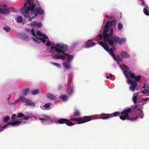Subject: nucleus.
Masks as SVG:
<instances>
[{
  "label": "nucleus",
  "mask_w": 149,
  "mask_h": 149,
  "mask_svg": "<svg viewBox=\"0 0 149 149\" xmlns=\"http://www.w3.org/2000/svg\"><path fill=\"white\" fill-rule=\"evenodd\" d=\"M132 109L130 108H127L124 109V110L120 113L121 116H120V119L122 120H130L132 121H134L136 120L138 118L137 116L135 118H130L128 114L132 111Z\"/></svg>",
  "instance_id": "f257e3e1"
},
{
  "label": "nucleus",
  "mask_w": 149,
  "mask_h": 149,
  "mask_svg": "<svg viewBox=\"0 0 149 149\" xmlns=\"http://www.w3.org/2000/svg\"><path fill=\"white\" fill-rule=\"evenodd\" d=\"M27 3H25L24 5V7L20 10L21 14L24 16L25 17L27 18L30 17V13L29 11L31 10L33 13V10L34 7H36V5L35 4H33L29 6L26 7Z\"/></svg>",
  "instance_id": "f03ea898"
},
{
  "label": "nucleus",
  "mask_w": 149,
  "mask_h": 149,
  "mask_svg": "<svg viewBox=\"0 0 149 149\" xmlns=\"http://www.w3.org/2000/svg\"><path fill=\"white\" fill-rule=\"evenodd\" d=\"M50 48L51 49H55L56 52L58 53H61L65 56L67 55V54L65 52L68 50V46L66 45L57 43L55 46H52Z\"/></svg>",
  "instance_id": "7ed1b4c3"
},
{
  "label": "nucleus",
  "mask_w": 149,
  "mask_h": 149,
  "mask_svg": "<svg viewBox=\"0 0 149 149\" xmlns=\"http://www.w3.org/2000/svg\"><path fill=\"white\" fill-rule=\"evenodd\" d=\"M109 31V28L105 26L104 28V31L102 33V35L103 36L104 41L108 43L109 45L111 46H114V41L112 39H109L108 33L107 32Z\"/></svg>",
  "instance_id": "20e7f679"
},
{
  "label": "nucleus",
  "mask_w": 149,
  "mask_h": 149,
  "mask_svg": "<svg viewBox=\"0 0 149 149\" xmlns=\"http://www.w3.org/2000/svg\"><path fill=\"white\" fill-rule=\"evenodd\" d=\"M92 120L91 117L88 116H85L83 118H73L70 119L71 121H76L77 124L83 123L86 122L90 121Z\"/></svg>",
  "instance_id": "39448f33"
},
{
  "label": "nucleus",
  "mask_w": 149,
  "mask_h": 149,
  "mask_svg": "<svg viewBox=\"0 0 149 149\" xmlns=\"http://www.w3.org/2000/svg\"><path fill=\"white\" fill-rule=\"evenodd\" d=\"M57 122L60 124H65L68 126H71L74 124L68 119L65 118H61L57 120Z\"/></svg>",
  "instance_id": "423d86ee"
},
{
  "label": "nucleus",
  "mask_w": 149,
  "mask_h": 149,
  "mask_svg": "<svg viewBox=\"0 0 149 149\" xmlns=\"http://www.w3.org/2000/svg\"><path fill=\"white\" fill-rule=\"evenodd\" d=\"M99 44L107 51L110 52V54L111 55L113 53V50L111 48L110 49L109 48V47L108 46L107 44L104 42L103 41H98Z\"/></svg>",
  "instance_id": "0eeeda50"
},
{
  "label": "nucleus",
  "mask_w": 149,
  "mask_h": 149,
  "mask_svg": "<svg viewBox=\"0 0 149 149\" xmlns=\"http://www.w3.org/2000/svg\"><path fill=\"white\" fill-rule=\"evenodd\" d=\"M127 82L129 84H132L130 87V89L131 91L134 92L135 91L136 86L137 85V83L136 81H133L130 79H128Z\"/></svg>",
  "instance_id": "6e6552de"
},
{
  "label": "nucleus",
  "mask_w": 149,
  "mask_h": 149,
  "mask_svg": "<svg viewBox=\"0 0 149 149\" xmlns=\"http://www.w3.org/2000/svg\"><path fill=\"white\" fill-rule=\"evenodd\" d=\"M33 13L35 14H37V15L38 14L41 15L43 13L44 11L40 7H38L37 8L34 7L33 10Z\"/></svg>",
  "instance_id": "1a4fd4ad"
},
{
  "label": "nucleus",
  "mask_w": 149,
  "mask_h": 149,
  "mask_svg": "<svg viewBox=\"0 0 149 149\" xmlns=\"http://www.w3.org/2000/svg\"><path fill=\"white\" fill-rule=\"evenodd\" d=\"M95 42H92V40H89L86 43L85 47V48H89L95 45Z\"/></svg>",
  "instance_id": "9d476101"
},
{
  "label": "nucleus",
  "mask_w": 149,
  "mask_h": 149,
  "mask_svg": "<svg viewBox=\"0 0 149 149\" xmlns=\"http://www.w3.org/2000/svg\"><path fill=\"white\" fill-rule=\"evenodd\" d=\"M121 56L123 58H127L130 57L129 54L127 52L124 51L121 52Z\"/></svg>",
  "instance_id": "9b49d317"
},
{
  "label": "nucleus",
  "mask_w": 149,
  "mask_h": 149,
  "mask_svg": "<svg viewBox=\"0 0 149 149\" xmlns=\"http://www.w3.org/2000/svg\"><path fill=\"white\" fill-rule=\"evenodd\" d=\"M130 77L132 79H135V81H136H136H139L141 79V77L140 75L136 76L134 74H131Z\"/></svg>",
  "instance_id": "f8f14e48"
},
{
  "label": "nucleus",
  "mask_w": 149,
  "mask_h": 149,
  "mask_svg": "<svg viewBox=\"0 0 149 149\" xmlns=\"http://www.w3.org/2000/svg\"><path fill=\"white\" fill-rule=\"evenodd\" d=\"M46 96L51 100H55L57 98L56 96L50 93H47L46 94Z\"/></svg>",
  "instance_id": "ddd939ff"
},
{
  "label": "nucleus",
  "mask_w": 149,
  "mask_h": 149,
  "mask_svg": "<svg viewBox=\"0 0 149 149\" xmlns=\"http://www.w3.org/2000/svg\"><path fill=\"white\" fill-rule=\"evenodd\" d=\"M31 25L32 26H37L38 28H40L42 26V24L41 23L35 21L31 24Z\"/></svg>",
  "instance_id": "4468645a"
},
{
  "label": "nucleus",
  "mask_w": 149,
  "mask_h": 149,
  "mask_svg": "<svg viewBox=\"0 0 149 149\" xmlns=\"http://www.w3.org/2000/svg\"><path fill=\"white\" fill-rule=\"evenodd\" d=\"M19 98L20 100L23 103L26 102V103L27 102H29L31 101L30 100L27 99L23 96H21L19 97Z\"/></svg>",
  "instance_id": "2eb2a0df"
},
{
  "label": "nucleus",
  "mask_w": 149,
  "mask_h": 149,
  "mask_svg": "<svg viewBox=\"0 0 149 149\" xmlns=\"http://www.w3.org/2000/svg\"><path fill=\"white\" fill-rule=\"evenodd\" d=\"M9 12V9L8 8H0V13L2 14H7Z\"/></svg>",
  "instance_id": "dca6fc26"
},
{
  "label": "nucleus",
  "mask_w": 149,
  "mask_h": 149,
  "mask_svg": "<svg viewBox=\"0 0 149 149\" xmlns=\"http://www.w3.org/2000/svg\"><path fill=\"white\" fill-rule=\"evenodd\" d=\"M22 121L20 120L16 121L13 122H9V125H11L12 126H14L16 125H19L22 123Z\"/></svg>",
  "instance_id": "f3484780"
},
{
  "label": "nucleus",
  "mask_w": 149,
  "mask_h": 149,
  "mask_svg": "<svg viewBox=\"0 0 149 149\" xmlns=\"http://www.w3.org/2000/svg\"><path fill=\"white\" fill-rule=\"evenodd\" d=\"M43 38H40L39 40L41 41L43 44L45 42L46 40L48 39L47 36L45 34H43Z\"/></svg>",
  "instance_id": "a211bd4d"
},
{
  "label": "nucleus",
  "mask_w": 149,
  "mask_h": 149,
  "mask_svg": "<svg viewBox=\"0 0 149 149\" xmlns=\"http://www.w3.org/2000/svg\"><path fill=\"white\" fill-rule=\"evenodd\" d=\"M63 65L64 68L66 69H70L71 68V66L69 63H67V62H63Z\"/></svg>",
  "instance_id": "6ab92c4d"
},
{
  "label": "nucleus",
  "mask_w": 149,
  "mask_h": 149,
  "mask_svg": "<svg viewBox=\"0 0 149 149\" xmlns=\"http://www.w3.org/2000/svg\"><path fill=\"white\" fill-rule=\"evenodd\" d=\"M29 88H27L25 90H23L22 92L24 95L26 96L29 93Z\"/></svg>",
  "instance_id": "aec40b11"
},
{
  "label": "nucleus",
  "mask_w": 149,
  "mask_h": 149,
  "mask_svg": "<svg viewBox=\"0 0 149 149\" xmlns=\"http://www.w3.org/2000/svg\"><path fill=\"white\" fill-rule=\"evenodd\" d=\"M114 41V42L116 43H119V38L116 36H113L111 38Z\"/></svg>",
  "instance_id": "412c9836"
},
{
  "label": "nucleus",
  "mask_w": 149,
  "mask_h": 149,
  "mask_svg": "<svg viewBox=\"0 0 149 149\" xmlns=\"http://www.w3.org/2000/svg\"><path fill=\"white\" fill-rule=\"evenodd\" d=\"M80 116V112L78 110H76L73 113V116L75 117H79Z\"/></svg>",
  "instance_id": "4be33fe9"
},
{
  "label": "nucleus",
  "mask_w": 149,
  "mask_h": 149,
  "mask_svg": "<svg viewBox=\"0 0 149 149\" xmlns=\"http://www.w3.org/2000/svg\"><path fill=\"white\" fill-rule=\"evenodd\" d=\"M149 7L148 6L146 7H145L143 9V12L145 14L147 15H149Z\"/></svg>",
  "instance_id": "5701e85b"
},
{
  "label": "nucleus",
  "mask_w": 149,
  "mask_h": 149,
  "mask_svg": "<svg viewBox=\"0 0 149 149\" xmlns=\"http://www.w3.org/2000/svg\"><path fill=\"white\" fill-rule=\"evenodd\" d=\"M113 29H110V33H108V37H109V39H112L111 38L112 37V36L113 35Z\"/></svg>",
  "instance_id": "b1692460"
},
{
  "label": "nucleus",
  "mask_w": 149,
  "mask_h": 149,
  "mask_svg": "<svg viewBox=\"0 0 149 149\" xmlns=\"http://www.w3.org/2000/svg\"><path fill=\"white\" fill-rule=\"evenodd\" d=\"M68 56V57L67 58V63H69L72 60V59L73 56L72 55H69L67 54V56Z\"/></svg>",
  "instance_id": "393cba45"
},
{
  "label": "nucleus",
  "mask_w": 149,
  "mask_h": 149,
  "mask_svg": "<svg viewBox=\"0 0 149 149\" xmlns=\"http://www.w3.org/2000/svg\"><path fill=\"white\" fill-rule=\"evenodd\" d=\"M31 100L30 102H27L25 104L26 106H30L32 107H34L35 106V104L34 102H31Z\"/></svg>",
  "instance_id": "a878e982"
},
{
  "label": "nucleus",
  "mask_w": 149,
  "mask_h": 149,
  "mask_svg": "<svg viewBox=\"0 0 149 149\" xmlns=\"http://www.w3.org/2000/svg\"><path fill=\"white\" fill-rule=\"evenodd\" d=\"M117 28L119 30H121L123 28V24L121 23H118V24Z\"/></svg>",
  "instance_id": "bb28decb"
},
{
  "label": "nucleus",
  "mask_w": 149,
  "mask_h": 149,
  "mask_svg": "<svg viewBox=\"0 0 149 149\" xmlns=\"http://www.w3.org/2000/svg\"><path fill=\"white\" fill-rule=\"evenodd\" d=\"M126 40L125 38H121L120 39H119V44L120 45H122L124 43H125V42Z\"/></svg>",
  "instance_id": "cd10ccee"
},
{
  "label": "nucleus",
  "mask_w": 149,
  "mask_h": 149,
  "mask_svg": "<svg viewBox=\"0 0 149 149\" xmlns=\"http://www.w3.org/2000/svg\"><path fill=\"white\" fill-rule=\"evenodd\" d=\"M3 29L7 32H9L10 30V27L8 26H6L3 28Z\"/></svg>",
  "instance_id": "c85d7f7f"
},
{
  "label": "nucleus",
  "mask_w": 149,
  "mask_h": 149,
  "mask_svg": "<svg viewBox=\"0 0 149 149\" xmlns=\"http://www.w3.org/2000/svg\"><path fill=\"white\" fill-rule=\"evenodd\" d=\"M141 92L144 94H148L149 95V91L146 89H145L141 91Z\"/></svg>",
  "instance_id": "c756f323"
},
{
  "label": "nucleus",
  "mask_w": 149,
  "mask_h": 149,
  "mask_svg": "<svg viewBox=\"0 0 149 149\" xmlns=\"http://www.w3.org/2000/svg\"><path fill=\"white\" fill-rule=\"evenodd\" d=\"M60 97L63 101H65L68 99V97L65 95H62Z\"/></svg>",
  "instance_id": "7c9ffc66"
},
{
  "label": "nucleus",
  "mask_w": 149,
  "mask_h": 149,
  "mask_svg": "<svg viewBox=\"0 0 149 149\" xmlns=\"http://www.w3.org/2000/svg\"><path fill=\"white\" fill-rule=\"evenodd\" d=\"M37 39L38 40H36L35 38H33L32 39L33 41L37 44H40L41 43L40 40H39L40 39L36 37Z\"/></svg>",
  "instance_id": "2f4dec72"
},
{
  "label": "nucleus",
  "mask_w": 149,
  "mask_h": 149,
  "mask_svg": "<svg viewBox=\"0 0 149 149\" xmlns=\"http://www.w3.org/2000/svg\"><path fill=\"white\" fill-rule=\"evenodd\" d=\"M39 91L38 89H35L33 90L32 94L33 95H35L38 94Z\"/></svg>",
  "instance_id": "473e14b6"
},
{
  "label": "nucleus",
  "mask_w": 149,
  "mask_h": 149,
  "mask_svg": "<svg viewBox=\"0 0 149 149\" xmlns=\"http://www.w3.org/2000/svg\"><path fill=\"white\" fill-rule=\"evenodd\" d=\"M120 115V113L118 112H116L113 113L112 114V116L113 117H116V116H119Z\"/></svg>",
  "instance_id": "72a5a7b5"
},
{
  "label": "nucleus",
  "mask_w": 149,
  "mask_h": 149,
  "mask_svg": "<svg viewBox=\"0 0 149 149\" xmlns=\"http://www.w3.org/2000/svg\"><path fill=\"white\" fill-rule=\"evenodd\" d=\"M22 20V17L21 16H19L17 18V22L21 23Z\"/></svg>",
  "instance_id": "f704fd0d"
},
{
  "label": "nucleus",
  "mask_w": 149,
  "mask_h": 149,
  "mask_svg": "<svg viewBox=\"0 0 149 149\" xmlns=\"http://www.w3.org/2000/svg\"><path fill=\"white\" fill-rule=\"evenodd\" d=\"M61 56L59 54H57L54 56L52 57V58L56 59H61Z\"/></svg>",
  "instance_id": "c9c22d12"
},
{
  "label": "nucleus",
  "mask_w": 149,
  "mask_h": 149,
  "mask_svg": "<svg viewBox=\"0 0 149 149\" xmlns=\"http://www.w3.org/2000/svg\"><path fill=\"white\" fill-rule=\"evenodd\" d=\"M24 116V115L22 113L20 112L17 114V118H21L23 117Z\"/></svg>",
  "instance_id": "e433bc0d"
},
{
  "label": "nucleus",
  "mask_w": 149,
  "mask_h": 149,
  "mask_svg": "<svg viewBox=\"0 0 149 149\" xmlns=\"http://www.w3.org/2000/svg\"><path fill=\"white\" fill-rule=\"evenodd\" d=\"M116 20H113L111 21L110 22V26H112L115 25L116 23Z\"/></svg>",
  "instance_id": "4c0bfd02"
},
{
  "label": "nucleus",
  "mask_w": 149,
  "mask_h": 149,
  "mask_svg": "<svg viewBox=\"0 0 149 149\" xmlns=\"http://www.w3.org/2000/svg\"><path fill=\"white\" fill-rule=\"evenodd\" d=\"M51 104L50 103H46L44 105L43 107L46 108H48L50 107Z\"/></svg>",
  "instance_id": "58836bf2"
},
{
  "label": "nucleus",
  "mask_w": 149,
  "mask_h": 149,
  "mask_svg": "<svg viewBox=\"0 0 149 149\" xmlns=\"http://www.w3.org/2000/svg\"><path fill=\"white\" fill-rule=\"evenodd\" d=\"M33 1V0H27V4H28L29 6L32 5L33 4H34Z\"/></svg>",
  "instance_id": "ea45409f"
},
{
  "label": "nucleus",
  "mask_w": 149,
  "mask_h": 149,
  "mask_svg": "<svg viewBox=\"0 0 149 149\" xmlns=\"http://www.w3.org/2000/svg\"><path fill=\"white\" fill-rule=\"evenodd\" d=\"M10 118V117L8 116H6L3 119V122L4 123H6Z\"/></svg>",
  "instance_id": "a19ab883"
},
{
  "label": "nucleus",
  "mask_w": 149,
  "mask_h": 149,
  "mask_svg": "<svg viewBox=\"0 0 149 149\" xmlns=\"http://www.w3.org/2000/svg\"><path fill=\"white\" fill-rule=\"evenodd\" d=\"M133 101L135 104L136 103L137 101V97L136 96H134L133 98Z\"/></svg>",
  "instance_id": "79ce46f5"
},
{
  "label": "nucleus",
  "mask_w": 149,
  "mask_h": 149,
  "mask_svg": "<svg viewBox=\"0 0 149 149\" xmlns=\"http://www.w3.org/2000/svg\"><path fill=\"white\" fill-rule=\"evenodd\" d=\"M51 64L54 65L58 67H59L60 66V64L52 62H51Z\"/></svg>",
  "instance_id": "37998d69"
},
{
  "label": "nucleus",
  "mask_w": 149,
  "mask_h": 149,
  "mask_svg": "<svg viewBox=\"0 0 149 149\" xmlns=\"http://www.w3.org/2000/svg\"><path fill=\"white\" fill-rule=\"evenodd\" d=\"M105 27H108V28L111 27L110 26V21H109L107 22L105 24Z\"/></svg>",
  "instance_id": "c03bdc74"
},
{
  "label": "nucleus",
  "mask_w": 149,
  "mask_h": 149,
  "mask_svg": "<svg viewBox=\"0 0 149 149\" xmlns=\"http://www.w3.org/2000/svg\"><path fill=\"white\" fill-rule=\"evenodd\" d=\"M22 37L24 39H27L29 38L28 35L25 34H23L22 35Z\"/></svg>",
  "instance_id": "a18cd8bd"
},
{
  "label": "nucleus",
  "mask_w": 149,
  "mask_h": 149,
  "mask_svg": "<svg viewBox=\"0 0 149 149\" xmlns=\"http://www.w3.org/2000/svg\"><path fill=\"white\" fill-rule=\"evenodd\" d=\"M111 117V116H103L100 118V119H108L109 118H110Z\"/></svg>",
  "instance_id": "49530a36"
},
{
  "label": "nucleus",
  "mask_w": 149,
  "mask_h": 149,
  "mask_svg": "<svg viewBox=\"0 0 149 149\" xmlns=\"http://www.w3.org/2000/svg\"><path fill=\"white\" fill-rule=\"evenodd\" d=\"M33 15H34V16L32 17L31 18H29V20L30 21L32 20L35 17H36L37 16V14H35L34 13H33Z\"/></svg>",
  "instance_id": "de8ad7c7"
},
{
  "label": "nucleus",
  "mask_w": 149,
  "mask_h": 149,
  "mask_svg": "<svg viewBox=\"0 0 149 149\" xmlns=\"http://www.w3.org/2000/svg\"><path fill=\"white\" fill-rule=\"evenodd\" d=\"M117 57H116V59L117 60H115L118 62V61H121L122 60L121 59V58L120 57V56L119 55H117Z\"/></svg>",
  "instance_id": "09e8293b"
},
{
  "label": "nucleus",
  "mask_w": 149,
  "mask_h": 149,
  "mask_svg": "<svg viewBox=\"0 0 149 149\" xmlns=\"http://www.w3.org/2000/svg\"><path fill=\"white\" fill-rule=\"evenodd\" d=\"M74 92V88L73 87H72L71 88L70 91L69 93V95H71Z\"/></svg>",
  "instance_id": "8fccbe9b"
},
{
  "label": "nucleus",
  "mask_w": 149,
  "mask_h": 149,
  "mask_svg": "<svg viewBox=\"0 0 149 149\" xmlns=\"http://www.w3.org/2000/svg\"><path fill=\"white\" fill-rule=\"evenodd\" d=\"M36 34L39 36H42L43 34H42L40 31H38L36 32Z\"/></svg>",
  "instance_id": "3c124183"
},
{
  "label": "nucleus",
  "mask_w": 149,
  "mask_h": 149,
  "mask_svg": "<svg viewBox=\"0 0 149 149\" xmlns=\"http://www.w3.org/2000/svg\"><path fill=\"white\" fill-rule=\"evenodd\" d=\"M17 118L16 117V115L15 114H13L11 117V119L12 120H13L16 119Z\"/></svg>",
  "instance_id": "603ef678"
},
{
  "label": "nucleus",
  "mask_w": 149,
  "mask_h": 149,
  "mask_svg": "<svg viewBox=\"0 0 149 149\" xmlns=\"http://www.w3.org/2000/svg\"><path fill=\"white\" fill-rule=\"evenodd\" d=\"M139 115H140V117L142 118L143 117V115L142 111H140L139 112Z\"/></svg>",
  "instance_id": "864d4df0"
},
{
  "label": "nucleus",
  "mask_w": 149,
  "mask_h": 149,
  "mask_svg": "<svg viewBox=\"0 0 149 149\" xmlns=\"http://www.w3.org/2000/svg\"><path fill=\"white\" fill-rule=\"evenodd\" d=\"M52 43V42L51 41H48L47 42V43L46 44V45L47 46H49L51 45Z\"/></svg>",
  "instance_id": "5fc2aeb1"
},
{
  "label": "nucleus",
  "mask_w": 149,
  "mask_h": 149,
  "mask_svg": "<svg viewBox=\"0 0 149 149\" xmlns=\"http://www.w3.org/2000/svg\"><path fill=\"white\" fill-rule=\"evenodd\" d=\"M9 125V122H8V123H7V124L6 125H3V126H2L1 127H2V128H3V129H4V128H6L7 127L8 125Z\"/></svg>",
  "instance_id": "6e6d98bb"
},
{
  "label": "nucleus",
  "mask_w": 149,
  "mask_h": 149,
  "mask_svg": "<svg viewBox=\"0 0 149 149\" xmlns=\"http://www.w3.org/2000/svg\"><path fill=\"white\" fill-rule=\"evenodd\" d=\"M31 33H32L33 35L35 37H36V36L35 35V34L34 32V31L33 29H31Z\"/></svg>",
  "instance_id": "4d7b16f0"
},
{
  "label": "nucleus",
  "mask_w": 149,
  "mask_h": 149,
  "mask_svg": "<svg viewBox=\"0 0 149 149\" xmlns=\"http://www.w3.org/2000/svg\"><path fill=\"white\" fill-rule=\"evenodd\" d=\"M45 117H46L47 118V120L49 121L51 120V118L50 117H49L48 116H45Z\"/></svg>",
  "instance_id": "13d9d810"
},
{
  "label": "nucleus",
  "mask_w": 149,
  "mask_h": 149,
  "mask_svg": "<svg viewBox=\"0 0 149 149\" xmlns=\"http://www.w3.org/2000/svg\"><path fill=\"white\" fill-rule=\"evenodd\" d=\"M38 119L42 121H44L45 120H46L47 119L46 118H39Z\"/></svg>",
  "instance_id": "bf43d9fd"
},
{
  "label": "nucleus",
  "mask_w": 149,
  "mask_h": 149,
  "mask_svg": "<svg viewBox=\"0 0 149 149\" xmlns=\"http://www.w3.org/2000/svg\"><path fill=\"white\" fill-rule=\"evenodd\" d=\"M7 5L6 4H5L3 5V7L2 8H3V9H4V8H8L9 9V10H10V9L9 8H7Z\"/></svg>",
  "instance_id": "052dcab7"
},
{
  "label": "nucleus",
  "mask_w": 149,
  "mask_h": 149,
  "mask_svg": "<svg viewBox=\"0 0 149 149\" xmlns=\"http://www.w3.org/2000/svg\"><path fill=\"white\" fill-rule=\"evenodd\" d=\"M111 56H112L113 57V58L115 59V60H117L116 59V56H115V54H114L113 53H112L111 55Z\"/></svg>",
  "instance_id": "680f3d73"
},
{
  "label": "nucleus",
  "mask_w": 149,
  "mask_h": 149,
  "mask_svg": "<svg viewBox=\"0 0 149 149\" xmlns=\"http://www.w3.org/2000/svg\"><path fill=\"white\" fill-rule=\"evenodd\" d=\"M133 108L134 109H137V110H138V109H137L138 108V105L137 104H136V105H135L134 107H133Z\"/></svg>",
  "instance_id": "e2e57ef3"
},
{
  "label": "nucleus",
  "mask_w": 149,
  "mask_h": 149,
  "mask_svg": "<svg viewBox=\"0 0 149 149\" xmlns=\"http://www.w3.org/2000/svg\"><path fill=\"white\" fill-rule=\"evenodd\" d=\"M29 119V118L28 117H26L24 115V116L23 117V119L25 120H28Z\"/></svg>",
  "instance_id": "0e129e2a"
},
{
  "label": "nucleus",
  "mask_w": 149,
  "mask_h": 149,
  "mask_svg": "<svg viewBox=\"0 0 149 149\" xmlns=\"http://www.w3.org/2000/svg\"><path fill=\"white\" fill-rule=\"evenodd\" d=\"M68 84L70 85V84H71L72 83V79H69L68 81Z\"/></svg>",
  "instance_id": "69168bd1"
},
{
  "label": "nucleus",
  "mask_w": 149,
  "mask_h": 149,
  "mask_svg": "<svg viewBox=\"0 0 149 149\" xmlns=\"http://www.w3.org/2000/svg\"><path fill=\"white\" fill-rule=\"evenodd\" d=\"M65 57L64 56H62V55L61 56V59L62 60H64L65 59Z\"/></svg>",
  "instance_id": "338daca9"
},
{
  "label": "nucleus",
  "mask_w": 149,
  "mask_h": 149,
  "mask_svg": "<svg viewBox=\"0 0 149 149\" xmlns=\"http://www.w3.org/2000/svg\"><path fill=\"white\" fill-rule=\"evenodd\" d=\"M12 9V11L13 12H15V11L16 10L15 8L13 7H12L11 8Z\"/></svg>",
  "instance_id": "774afa93"
}]
</instances>
